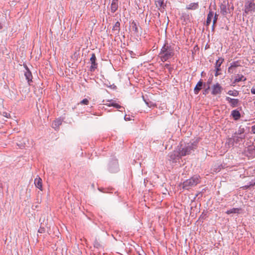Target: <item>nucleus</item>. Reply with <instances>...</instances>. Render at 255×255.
<instances>
[{"mask_svg": "<svg viewBox=\"0 0 255 255\" xmlns=\"http://www.w3.org/2000/svg\"><path fill=\"white\" fill-rule=\"evenodd\" d=\"M174 54L173 48L168 44H165L160 50L159 56L161 60L164 62L170 59Z\"/></svg>", "mask_w": 255, "mask_h": 255, "instance_id": "nucleus-1", "label": "nucleus"}, {"mask_svg": "<svg viewBox=\"0 0 255 255\" xmlns=\"http://www.w3.org/2000/svg\"><path fill=\"white\" fill-rule=\"evenodd\" d=\"M181 147L178 149L179 154L182 156H185L191 153L192 151L194 150L197 147V143L195 142H189L185 144L183 147Z\"/></svg>", "mask_w": 255, "mask_h": 255, "instance_id": "nucleus-2", "label": "nucleus"}, {"mask_svg": "<svg viewBox=\"0 0 255 255\" xmlns=\"http://www.w3.org/2000/svg\"><path fill=\"white\" fill-rule=\"evenodd\" d=\"M200 182L199 176L195 175L190 178V179H187L183 183V188L185 189L188 190L196 186Z\"/></svg>", "mask_w": 255, "mask_h": 255, "instance_id": "nucleus-3", "label": "nucleus"}, {"mask_svg": "<svg viewBox=\"0 0 255 255\" xmlns=\"http://www.w3.org/2000/svg\"><path fill=\"white\" fill-rule=\"evenodd\" d=\"M181 157L182 156L179 154V150H174L170 153L168 160L171 163H176Z\"/></svg>", "mask_w": 255, "mask_h": 255, "instance_id": "nucleus-4", "label": "nucleus"}, {"mask_svg": "<svg viewBox=\"0 0 255 255\" xmlns=\"http://www.w3.org/2000/svg\"><path fill=\"white\" fill-rule=\"evenodd\" d=\"M255 10V3L254 0H248L245 5V11L248 13L250 11Z\"/></svg>", "mask_w": 255, "mask_h": 255, "instance_id": "nucleus-5", "label": "nucleus"}, {"mask_svg": "<svg viewBox=\"0 0 255 255\" xmlns=\"http://www.w3.org/2000/svg\"><path fill=\"white\" fill-rule=\"evenodd\" d=\"M90 61L91 63V65L90 68V71H94L95 69H97L98 66V64L96 62V57L95 53L92 54L91 57L90 59Z\"/></svg>", "mask_w": 255, "mask_h": 255, "instance_id": "nucleus-6", "label": "nucleus"}, {"mask_svg": "<svg viewBox=\"0 0 255 255\" xmlns=\"http://www.w3.org/2000/svg\"><path fill=\"white\" fill-rule=\"evenodd\" d=\"M224 59L221 57L219 58L216 62L215 64V69H216V73L215 74V76H218L220 74L219 73V71L221 70L220 66L224 61Z\"/></svg>", "mask_w": 255, "mask_h": 255, "instance_id": "nucleus-7", "label": "nucleus"}, {"mask_svg": "<svg viewBox=\"0 0 255 255\" xmlns=\"http://www.w3.org/2000/svg\"><path fill=\"white\" fill-rule=\"evenodd\" d=\"M212 94L214 95L219 94L221 93L222 88L219 83H216L212 86Z\"/></svg>", "mask_w": 255, "mask_h": 255, "instance_id": "nucleus-8", "label": "nucleus"}, {"mask_svg": "<svg viewBox=\"0 0 255 255\" xmlns=\"http://www.w3.org/2000/svg\"><path fill=\"white\" fill-rule=\"evenodd\" d=\"M226 100L230 104L231 106L233 108L238 106L239 103V100L237 99H232L227 97Z\"/></svg>", "mask_w": 255, "mask_h": 255, "instance_id": "nucleus-9", "label": "nucleus"}, {"mask_svg": "<svg viewBox=\"0 0 255 255\" xmlns=\"http://www.w3.org/2000/svg\"><path fill=\"white\" fill-rule=\"evenodd\" d=\"M62 123V120L61 119H57L55 120L52 124V128L57 130L59 128V127L61 125Z\"/></svg>", "mask_w": 255, "mask_h": 255, "instance_id": "nucleus-10", "label": "nucleus"}, {"mask_svg": "<svg viewBox=\"0 0 255 255\" xmlns=\"http://www.w3.org/2000/svg\"><path fill=\"white\" fill-rule=\"evenodd\" d=\"M34 183L37 188H39L40 190H42V180L39 177V178H35Z\"/></svg>", "mask_w": 255, "mask_h": 255, "instance_id": "nucleus-11", "label": "nucleus"}, {"mask_svg": "<svg viewBox=\"0 0 255 255\" xmlns=\"http://www.w3.org/2000/svg\"><path fill=\"white\" fill-rule=\"evenodd\" d=\"M118 8V2L113 0L111 5V11L114 13Z\"/></svg>", "mask_w": 255, "mask_h": 255, "instance_id": "nucleus-12", "label": "nucleus"}, {"mask_svg": "<svg viewBox=\"0 0 255 255\" xmlns=\"http://www.w3.org/2000/svg\"><path fill=\"white\" fill-rule=\"evenodd\" d=\"M231 115L235 120H239L241 117V114L239 111L237 110H233L232 112Z\"/></svg>", "mask_w": 255, "mask_h": 255, "instance_id": "nucleus-13", "label": "nucleus"}, {"mask_svg": "<svg viewBox=\"0 0 255 255\" xmlns=\"http://www.w3.org/2000/svg\"><path fill=\"white\" fill-rule=\"evenodd\" d=\"M202 85H203V82L201 80L199 81L197 83L195 87L194 88V91L195 94H197L199 93L200 90L202 89Z\"/></svg>", "mask_w": 255, "mask_h": 255, "instance_id": "nucleus-14", "label": "nucleus"}, {"mask_svg": "<svg viewBox=\"0 0 255 255\" xmlns=\"http://www.w3.org/2000/svg\"><path fill=\"white\" fill-rule=\"evenodd\" d=\"M239 66V65L238 64V61L232 62V63H231V65L228 68V72L230 73H233V69L234 68H236V67Z\"/></svg>", "mask_w": 255, "mask_h": 255, "instance_id": "nucleus-15", "label": "nucleus"}, {"mask_svg": "<svg viewBox=\"0 0 255 255\" xmlns=\"http://www.w3.org/2000/svg\"><path fill=\"white\" fill-rule=\"evenodd\" d=\"M214 16V13L212 11L210 10L207 15V20H206V25L207 26L209 25L211 23L212 19L213 18Z\"/></svg>", "mask_w": 255, "mask_h": 255, "instance_id": "nucleus-16", "label": "nucleus"}, {"mask_svg": "<svg viewBox=\"0 0 255 255\" xmlns=\"http://www.w3.org/2000/svg\"><path fill=\"white\" fill-rule=\"evenodd\" d=\"M198 2L191 3L186 7L188 9L195 10L198 8Z\"/></svg>", "mask_w": 255, "mask_h": 255, "instance_id": "nucleus-17", "label": "nucleus"}, {"mask_svg": "<svg viewBox=\"0 0 255 255\" xmlns=\"http://www.w3.org/2000/svg\"><path fill=\"white\" fill-rule=\"evenodd\" d=\"M24 76L28 82L31 81L32 78V74L31 72L27 68L26 69V71L24 73Z\"/></svg>", "mask_w": 255, "mask_h": 255, "instance_id": "nucleus-18", "label": "nucleus"}, {"mask_svg": "<svg viewBox=\"0 0 255 255\" xmlns=\"http://www.w3.org/2000/svg\"><path fill=\"white\" fill-rule=\"evenodd\" d=\"M241 210V208H232L230 210H227L226 211V213L227 214H233V213H237V214H239L240 213V211Z\"/></svg>", "mask_w": 255, "mask_h": 255, "instance_id": "nucleus-19", "label": "nucleus"}, {"mask_svg": "<svg viewBox=\"0 0 255 255\" xmlns=\"http://www.w3.org/2000/svg\"><path fill=\"white\" fill-rule=\"evenodd\" d=\"M94 248L97 249H103V246L102 244L97 239H95L94 243Z\"/></svg>", "mask_w": 255, "mask_h": 255, "instance_id": "nucleus-20", "label": "nucleus"}, {"mask_svg": "<svg viewBox=\"0 0 255 255\" xmlns=\"http://www.w3.org/2000/svg\"><path fill=\"white\" fill-rule=\"evenodd\" d=\"M131 28H132V30L135 33H138V30L137 25L135 21H133L131 22Z\"/></svg>", "mask_w": 255, "mask_h": 255, "instance_id": "nucleus-21", "label": "nucleus"}, {"mask_svg": "<svg viewBox=\"0 0 255 255\" xmlns=\"http://www.w3.org/2000/svg\"><path fill=\"white\" fill-rule=\"evenodd\" d=\"M228 8L225 4H222L221 5V11L223 15H225L227 13Z\"/></svg>", "mask_w": 255, "mask_h": 255, "instance_id": "nucleus-22", "label": "nucleus"}, {"mask_svg": "<svg viewBox=\"0 0 255 255\" xmlns=\"http://www.w3.org/2000/svg\"><path fill=\"white\" fill-rule=\"evenodd\" d=\"M228 94L233 96H238L239 94V92L238 91L234 90H230L228 92Z\"/></svg>", "mask_w": 255, "mask_h": 255, "instance_id": "nucleus-23", "label": "nucleus"}, {"mask_svg": "<svg viewBox=\"0 0 255 255\" xmlns=\"http://www.w3.org/2000/svg\"><path fill=\"white\" fill-rule=\"evenodd\" d=\"M244 78V76L238 75L235 79V83L239 82L241 81H245L246 80V78L243 79Z\"/></svg>", "mask_w": 255, "mask_h": 255, "instance_id": "nucleus-24", "label": "nucleus"}, {"mask_svg": "<svg viewBox=\"0 0 255 255\" xmlns=\"http://www.w3.org/2000/svg\"><path fill=\"white\" fill-rule=\"evenodd\" d=\"M155 4L158 8L161 7L163 4V1L162 0H155Z\"/></svg>", "mask_w": 255, "mask_h": 255, "instance_id": "nucleus-25", "label": "nucleus"}, {"mask_svg": "<svg viewBox=\"0 0 255 255\" xmlns=\"http://www.w3.org/2000/svg\"><path fill=\"white\" fill-rule=\"evenodd\" d=\"M120 26V23L118 21L116 22L114 26H113V30L119 31Z\"/></svg>", "mask_w": 255, "mask_h": 255, "instance_id": "nucleus-26", "label": "nucleus"}, {"mask_svg": "<svg viewBox=\"0 0 255 255\" xmlns=\"http://www.w3.org/2000/svg\"><path fill=\"white\" fill-rule=\"evenodd\" d=\"M213 18H214L213 21V25H212V30H213L214 29L215 24L218 19V15L215 14V15L213 16Z\"/></svg>", "mask_w": 255, "mask_h": 255, "instance_id": "nucleus-27", "label": "nucleus"}, {"mask_svg": "<svg viewBox=\"0 0 255 255\" xmlns=\"http://www.w3.org/2000/svg\"><path fill=\"white\" fill-rule=\"evenodd\" d=\"M89 103V100L87 99H84L80 102V104L81 105H88Z\"/></svg>", "mask_w": 255, "mask_h": 255, "instance_id": "nucleus-28", "label": "nucleus"}, {"mask_svg": "<svg viewBox=\"0 0 255 255\" xmlns=\"http://www.w3.org/2000/svg\"><path fill=\"white\" fill-rule=\"evenodd\" d=\"M109 106H113L116 108H120L121 107L120 105L114 102L110 104Z\"/></svg>", "mask_w": 255, "mask_h": 255, "instance_id": "nucleus-29", "label": "nucleus"}, {"mask_svg": "<svg viewBox=\"0 0 255 255\" xmlns=\"http://www.w3.org/2000/svg\"><path fill=\"white\" fill-rule=\"evenodd\" d=\"M255 186V181L253 182H251L249 185L245 186V187L248 188L251 186Z\"/></svg>", "mask_w": 255, "mask_h": 255, "instance_id": "nucleus-30", "label": "nucleus"}, {"mask_svg": "<svg viewBox=\"0 0 255 255\" xmlns=\"http://www.w3.org/2000/svg\"><path fill=\"white\" fill-rule=\"evenodd\" d=\"M252 131L254 133H255V125L252 127Z\"/></svg>", "mask_w": 255, "mask_h": 255, "instance_id": "nucleus-31", "label": "nucleus"}, {"mask_svg": "<svg viewBox=\"0 0 255 255\" xmlns=\"http://www.w3.org/2000/svg\"><path fill=\"white\" fill-rule=\"evenodd\" d=\"M251 93L253 94H255V88H252L251 89Z\"/></svg>", "mask_w": 255, "mask_h": 255, "instance_id": "nucleus-32", "label": "nucleus"}, {"mask_svg": "<svg viewBox=\"0 0 255 255\" xmlns=\"http://www.w3.org/2000/svg\"><path fill=\"white\" fill-rule=\"evenodd\" d=\"M3 115L5 117L8 118V116L9 115V114L6 113H3Z\"/></svg>", "mask_w": 255, "mask_h": 255, "instance_id": "nucleus-33", "label": "nucleus"}, {"mask_svg": "<svg viewBox=\"0 0 255 255\" xmlns=\"http://www.w3.org/2000/svg\"><path fill=\"white\" fill-rule=\"evenodd\" d=\"M169 66V64H166L165 65V67L166 68H168Z\"/></svg>", "mask_w": 255, "mask_h": 255, "instance_id": "nucleus-34", "label": "nucleus"}, {"mask_svg": "<svg viewBox=\"0 0 255 255\" xmlns=\"http://www.w3.org/2000/svg\"><path fill=\"white\" fill-rule=\"evenodd\" d=\"M113 0L115 1H118V2L119 1V0Z\"/></svg>", "mask_w": 255, "mask_h": 255, "instance_id": "nucleus-35", "label": "nucleus"}]
</instances>
